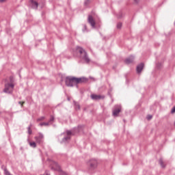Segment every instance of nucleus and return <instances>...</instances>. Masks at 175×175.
<instances>
[{
    "label": "nucleus",
    "mask_w": 175,
    "mask_h": 175,
    "mask_svg": "<svg viewBox=\"0 0 175 175\" xmlns=\"http://www.w3.org/2000/svg\"><path fill=\"white\" fill-rule=\"evenodd\" d=\"M85 81H87V79L84 77H66L65 83L67 87H75V85L81 84V83H85Z\"/></svg>",
    "instance_id": "1"
},
{
    "label": "nucleus",
    "mask_w": 175,
    "mask_h": 175,
    "mask_svg": "<svg viewBox=\"0 0 175 175\" xmlns=\"http://www.w3.org/2000/svg\"><path fill=\"white\" fill-rule=\"evenodd\" d=\"M76 53H78L80 59L84 61L85 64H90V62H91V59L88 57V53L83 47L77 46Z\"/></svg>",
    "instance_id": "2"
},
{
    "label": "nucleus",
    "mask_w": 175,
    "mask_h": 175,
    "mask_svg": "<svg viewBox=\"0 0 175 175\" xmlns=\"http://www.w3.org/2000/svg\"><path fill=\"white\" fill-rule=\"evenodd\" d=\"M83 127V125H79L77 127L74 128L72 131H66L67 136L64 137L62 139V143H66V142H68V140H70V135L79 133V132H80V131H81Z\"/></svg>",
    "instance_id": "3"
},
{
    "label": "nucleus",
    "mask_w": 175,
    "mask_h": 175,
    "mask_svg": "<svg viewBox=\"0 0 175 175\" xmlns=\"http://www.w3.org/2000/svg\"><path fill=\"white\" fill-rule=\"evenodd\" d=\"M14 90V83H5L3 92L5 94H13Z\"/></svg>",
    "instance_id": "4"
},
{
    "label": "nucleus",
    "mask_w": 175,
    "mask_h": 175,
    "mask_svg": "<svg viewBox=\"0 0 175 175\" xmlns=\"http://www.w3.org/2000/svg\"><path fill=\"white\" fill-rule=\"evenodd\" d=\"M88 165L89 166V170H94V169H96L98 166V161L96 159H91L88 161Z\"/></svg>",
    "instance_id": "5"
},
{
    "label": "nucleus",
    "mask_w": 175,
    "mask_h": 175,
    "mask_svg": "<svg viewBox=\"0 0 175 175\" xmlns=\"http://www.w3.org/2000/svg\"><path fill=\"white\" fill-rule=\"evenodd\" d=\"M51 168L52 170H55L56 172H61V167L58 163L54 161H50Z\"/></svg>",
    "instance_id": "6"
},
{
    "label": "nucleus",
    "mask_w": 175,
    "mask_h": 175,
    "mask_svg": "<svg viewBox=\"0 0 175 175\" xmlns=\"http://www.w3.org/2000/svg\"><path fill=\"white\" fill-rule=\"evenodd\" d=\"M34 139L38 144H43V142H44V136L42 133H39L34 137Z\"/></svg>",
    "instance_id": "7"
},
{
    "label": "nucleus",
    "mask_w": 175,
    "mask_h": 175,
    "mask_svg": "<svg viewBox=\"0 0 175 175\" xmlns=\"http://www.w3.org/2000/svg\"><path fill=\"white\" fill-rule=\"evenodd\" d=\"M120 113H121V105H116L113 109V117H118Z\"/></svg>",
    "instance_id": "8"
},
{
    "label": "nucleus",
    "mask_w": 175,
    "mask_h": 175,
    "mask_svg": "<svg viewBox=\"0 0 175 175\" xmlns=\"http://www.w3.org/2000/svg\"><path fill=\"white\" fill-rule=\"evenodd\" d=\"M88 22L90 24L92 28H95L96 23L95 22V20H94V17H92V15L88 16Z\"/></svg>",
    "instance_id": "9"
},
{
    "label": "nucleus",
    "mask_w": 175,
    "mask_h": 175,
    "mask_svg": "<svg viewBox=\"0 0 175 175\" xmlns=\"http://www.w3.org/2000/svg\"><path fill=\"white\" fill-rule=\"evenodd\" d=\"M133 61H135V56L131 55L124 60V62L127 65H129V64H132Z\"/></svg>",
    "instance_id": "10"
},
{
    "label": "nucleus",
    "mask_w": 175,
    "mask_h": 175,
    "mask_svg": "<svg viewBox=\"0 0 175 175\" xmlns=\"http://www.w3.org/2000/svg\"><path fill=\"white\" fill-rule=\"evenodd\" d=\"M90 96H91L92 99H93V100H99L103 99L105 98V96L98 95V94H91Z\"/></svg>",
    "instance_id": "11"
},
{
    "label": "nucleus",
    "mask_w": 175,
    "mask_h": 175,
    "mask_svg": "<svg viewBox=\"0 0 175 175\" xmlns=\"http://www.w3.org/2000/svg\"><path fill=\"white\" fill-rule=\"evenodd\" d=\"M31 8L33 9H35L36 10H38V6H39V3H38L37 1H35L33 0H30Z\"/></svg>",
    "instance_id": "12"
},
{
    "label": "nucleus",
    "mask_w": 175,
    "mask_h": 175,
    "mask_svg": "<svg viewBox=\"0 0 175 175\" xmlns=\"http://www.w3.org/2000/svg\"><path fill=\"white\" fill-rule=\"evenodd\" d=\"M143 68H144V64L141 63L137 66V73H142V71L143 70Z\"/></svg>",
    "instance_id": "13"
},
{
    "label": "nucleus",
    "mask_w": 175,
    "mask_h": 175,
    "mask_svg": "<svg viewBox=\"0 0 175 175\" xmlns=\"http://www.w3.org/2000/svg\"><path fill=\"white\" fill-rule=\"evenodd\" d=\"M29 144L30 147H31L32 148H36V142H29Z\"/></svg>",
    "instance_id": "14"
},
{
    "label": "nucleus",
    "mask_w": 175,
    "mask_h": 175,
    "mask_svg": "<svg viewBox=\"0 0 175 175\" xmlns=\"http://www.w3.org/2000/svg\"><path fill=\"white\" fill-rule=\"evenodd\" d=\"M39 125H40V126H49V125H50V124H49V122H41V123H40Z\"/></svg>",
    "instance_id": "15"
},
{
    "label": "nucleus",
    "mask_w": 175,
    "mask_h": 175,
    "mask_svg": "<svg viewBox=\"0 0 175 175\" xmlns=\"http://www.w3.org/2000/svg\"><path fill=\"white\" fill-rule=\"evenodd\" d=\"M54 120H55L54 116H51V118H50V119H49V122H49V125H50L51 124H53V123L54 122Z\"/></svg>",
    "instance_id": "16"
},
{
    "label": "nucleus",
    "mask_w": 175,
    "mask_h": 175,
    "mask_svg": "<svg viewBox=\"0 0 175 175\" xmlns=\"http://www.w3.org/2000/svg\"><path fill=\"white\" fill-rule=\"evenodd\" d=\"M75 106V110H80V105L79 103L74 102Z\"/></svg>",
    "instance_id": "17"
},
{
    "label": "nucleus",
    "mask_w": 175,
    "mask_h": 175,
    "mask_svg": "<svg viewBox=\"0 0 175 175\" xmlns=\"http://www.w3.org/2000/svg\"><path fill=\"white\" fill-rule=\"evenodd\" d=\"M44 120H46V117L41 116L37 119V122H40V121H44Z\"/></svg>",
    "instance_id": "18"
},
{
    "label": "nucleus",
    "mask_w": 175,
    "mask_h": 175,
    "mask_svg": "<svg viewBox=\"0 0 175 175\" xmlns=\"http://www.w3.org/2000/svg\"><path fill=\"white\" fill-rule=\"evenodd\" d=\"M159 163L161 165V167H165V164L163 163V160H162V159H159Z\"/></svg>",
    "instance_id": "19"
},
{
    "label": "nucleus",
    "mask_w": 175,
    "mask_h": 175,
    "mask_svg": "<svg viewBox=\"0 0 175 175\" xmlns=\"http://www.w3.org/2000/svg\"><path fill=\"white\" fill-rule=\"evenodd\" d=\"M90 3H91V0H85V2H84L85 6H88V5H90Z\"/></svg>",
    "instance_id": "20"
},
{
    "label": "nucleus",
    "mask_w": 175,
    "mask_h": 175,
    "mask_svg": "<svg viewBox=\"0 0 175 175\" xmlns=\"http://www.w3.org/2000/svg\"><path fill=\"white\" fill-rule=\"evenodd\" d=\"M7 83L14 84V78H13V77H10V82Z\"/></svg>",
    "instance_id": "21"
},
{
    "label": "nucleus",
    "mask_w": 175,
    "mask_h": 175,
    "mask_svg": "<svg viewBox=\"0 0 175 175\" xmlns=\"http://www.w3.org/2000/svg\"><path fill=\"white\" fill-rule=\"evenodd\" d=\"M122 27V23L121 22L118 23V24H117L118 29H121Z\"/></svg>",
    "instance_id": "22"
},
{
    "label": "nucleus",
    "mask_w": 175,
    "mask_h": 175,
    "mask_svg": "<svg viewBox=\"0 0 175 175\" xmlns=\"http://www.w3.org/2000/svg\"><path fill=\"white\" fill-rule=\"evenodd\" d=\"M29 135H32V130H31V125L27 127Z\"/></svg>",
    "instance_id": "23"
},
{
    "label": "nucleus",
    "mask_w": 175,
    "mask_h": 175,
    "mask_svg": "<svg viewBox=\"0 0 175 175\" xmlns=\"http://www.w3.org/2000/svg\"><path fill=\"white\" fill-rule=\"evenodd\" d=\"M83 32H85L87 31V25H83V29H82Z\"/></svg>",
    "instance_id": "24"
},
{
    "label": "nucleus",
    "mask_w": 175,
    "mask_h": 175,
    "mask_svg": "<svg viewBox=\"0 0 175 175\" xmlns=\"http://www.w3.org/2000/svg\"><path fill=\"white\" fill-rule=\"evenodd\" d=\"M148 121H150V120H151L152 118V116L151 115H148L147 117H146Z\"/></svg>",
    "instance_id": "25"
},
{
    "label": "nucleus",
    "mask_w": 175,
    "mask_h": 175,
    "mask_svg": "<svg viewBox=\"0 0 175 175\" xmlns=\"http://www.w3.org/2000/svg\"><path fill=\"white\" fill-rule=\"evenodd\" d=\"M171 113H172V114H173L174 113H175V107H174L172 109Z\"/></svg>",
    "instance_id": "26"
},
{
    "label": "nucleus",
    "mask_w": 175,
    "mask_h": 175,
    "mask_svg": "<svg viewBox=\"0 0 175 175\" xmlns=\"http://www.w3.org/2000/svg\"><path fill=\"white\" fill-rule=\"evenodd\" d=\"M5 1H6V0H0L1 3H3V2H5Z\"/></svg>",
    "instance_id": "27"
},
{
    "label": "nucleus",
    "mask_w": 175,
    "mask_h": 175,
    "mask_svg": "<svg viewBox=\"0 0 175 175\" xmlns=\"http://www.w3.org/2000/svg\"><path fill=\"white\" fill-rule=\"evenodd\" d=\"M24 103V102L22 103L21 101L18 102V104L21 105L23 107V104Z\"/></svg>",
    "instance_id": "28"
},
{
    "label": "nucleus",
    "mask_w": 175,
    "mask_h": 175,
    "mask_svg": "<svg viewBox=\"0 0 175 175\" xmlns=\"http://www.w3.org/2000/svg\"><path fill=\"white\" fill-rule=\"evenodd\" d=\"M134 2H135V3H139V0H134Z\"/></svg>",
    "instance_id": "29"
},
{
    "label": "nucleus",
    "mask_w": 175,
    "mask_h": 175,
    "mask_svg": "<svg viewBox=\"0 0 175 175\" xmlns=\"http://www.w3.org/2000/svg\"><path fill=\"white\" fill-rule=\"evenodd\" d=\"M5 167H6L5 165H2L1 166V169L3 170L5 169Z\"/></svg>",
    "instance_id": "30"
}]
</instances>
